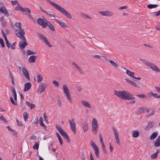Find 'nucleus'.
I'll list each match as a JSON object with an SVG mask.
<instances>
[{
  "instance_id": "obj_50",
  "label": "nucleus",
  "mask_w": 160,
  "mask_h": 160,
  "mask_svg": "<svg viewBox=\"0 0 160 160\" xmlns=\"http://www.w3.org/2000/svg\"><path fill=\"white\" fill-rule=\"evenodd\" d=\"M0 43L2 45V47L4 48L5 47V45L3 40L2 38H0Z\"/></svg>"
},
{
  "instance_id": "obj_13",
  "label": "nucleus",
  "mask_w": 160,
  "mask_h": 160,
  "mask_svg": "<svg viewBox=\"0 0 160 160\" xmlns=\"http://www.w3.org/2000/svg\"><path fill=\"white\" fill-rule=\"evenodd\" d=\"M24 42L20 41L19 43V47L20 49H24L25 47L28 45V43L26 42V40H22Z\"/></svg>"
},
{
  "instance_id": "obj_49",
  "label": "nucleus",
  "mask_w": 160,
  "mask_h": 160,
  "mask_svg": "<svg viewBox=\"0 0 160 160\" xmlns=\"http://www.w3.org/2000/svg\"><path fill=\"white\" fill-rule=\"evenodd\" d=\"M15 26L17 28H21V23L20 22L19 23L16 22L15 24Z\"/></svg>"
},
{
  "instance_id": "obj_34",
  "label": "nucleus",
  "mask_w": 160,
  "mask_h": 160,
  "mask_svg": "<svg viewBox=\"0 0 160 160\" xmlns=\"http://www.w3.org/2000/svg\"><path fill=\"white\" fill-rule=\"evenodd\" d=\"M158 5L157 4H150L148 5L147 7L149 8L152 9L156 8L158 7Z\"/></svg>"
},
{
  "instance_id": "obj_8",
  "label": "nucleus",
  "mask_w": 160,
  "mask_h": 160,
  "mask_svg": "<svg viewBox=\"0 0 160 160\" xmlns=\"http://www.w3.org/2000/svg\"><path fill=\"white\" fill-rule=\"evenodd\" d=\"M14 9L15 10H19L22 12L27 11L28 12H29V13H31V11L28 8H25V9H24L21 6H20V4H18V5L16 7H15Z\"/></svg>"
},
{
  "instance_id": "obj_3",
  "label": "nucleus",
  "mask_w": 160,
  "mask_h": 160,
  "mask_svg": "<svg viewBox=\"0 0 160 160\" xmlns=\"http://www.w3.org/2000/svg\"><path fill=\"white\" fill-rule=\"evenodd\" d=\"M15 34L21 39L26 40V38L24 35L25 34V32L24 29L21 27L19 29H15Z\"/></svg>"
},
{
  "instance_id": "obj_55",
  "label": "nucleus",
  "mask_w": 160,
  "mask_h": 160,
  "mask_svg": "<svg viewBox=\"0 0 160 160\" xmlns=\"http://www.w3.org/2000/svg\"><path fill=\"white\" fill-rule=\"evenodd\" d=\"M11 3L12 5H15L16 4H19V3L17 1H12Z\"/></svg>"
},
{
  "instance_id": "obj_39",
  "label": "nucleus",
  "mask_w": 160,
  "mask_h": 160,
  "mask_svg": "<svg viewBox=\"0 0 160 160\" xmlns=\"http://www.w3.org/2000/svg\"><path fill=\"white\" fill-rule=\"evenodd\" d=\"M23 116L24 120L26 121V120L28 118V115L27 112H25L23 113Z\"/></svg>"
},
{
  "instance_id": "obj_44",
  "label": "nucleus",
  "mask_w": 160,
  "mask_h": 160,
  "mask_svg": "<svg viewBox=\"0 0 160 160\" xmlns=\"http://www.w3.org/2000/svg\"><path fill=\"white\" fill-rule=\"evenodd\" d=\"M52 83L53 84H54L57 87H58L59 86V82L56 80L53 81H52Z\"/></svg>"
},
{
  "instance_id": "obj_6",
  "label": "nucleus",
  "mask_w": 160,
  "mask_h": 160,
  "mask_svg": "<svg viewBox=\"0 0 160 160\" xmlns=\"http://www.w3.org/2000/svg\"><path fill=\"white\" fill-rule=\"evenodd\" d=\"M146 65L149 67V68H151L153 70L156 72H160V69L158 68L157 67L156 65L148 61V62L147 63Z\"/></svg>"
},
{
  "instance_id": "obj_47",
  "label": "nucleus",
  "mask_w": 160,
  "mask_h": 160,
  "mask_svg": "<svg viewBox=\"0 0 160 160\" xmlns=\"http://www.w3.org/2000/svg\"><path fill=\"white\" fill-rule=\"evenodd\" d=\"M43 118L41 117L39 119V124L42 126L44 125V124L43 122Z\"/></svg>"
},
{
  "instance_id": "obj_61",
  "label": "nucleus",
  "mask_w": 160,
  "mask_h": 160,
  "mask_svg": "<svg viewBox=\"0 0 160 160\" xmlns=\"http://www.w3.org/2000/svg\"><path fill=\"white\" fill-rule=\"evenodd\" d=\"M36 105L34 104H31L30 105V108L31 109H33L35 108Z\"/></svg>"
},
{
  "instance_id": "obj_29",
  "label": "nucleus",
  "mask_w": 160,
  "mask_h": 160,
  "mask_svg": "<svg viewBox=\"0 0 160 160\" xmlns=\"http://www.w3.org/2000/svg\"><path fill=\"white\" fill-rule=\"evenodd\" d=\"M63 89L64 91V93L66 94L70 92L69 89L67 87L66 85H64L63 86Z\"/></svg>"
},
{
  "instance_id": "obj_19",
  "label": "nucleus",
  "mask_w": 160,
  "mask_h": 160,
  "mask_svg": "<svg viewBox=\"0 0 160 160\" xmlns=\"http://www.w3.org/2000/svg\"><path fill=\"white\" fill-rule=\"evenodd\" d=\"M102 57L104 58H105V59L107 61L111 63V64L114 67L116 68H117L118 67V65L115 62H113L112 60H109L107 58H105V57L104 56H102Z\"/></svg>"
},
{
  "instance_id": "obj_22",
  "label": "nucleus",
  "mask_w": 160,
  "mask_h": 160,
  "mask_svg": "<svg viewBox=\"0 0 160 160\" xmlns=\"http://www.w3.org/2000/svg\"><path fill=\"white\" fill-rule=\"evenodd\" d=\"M82 128L84 132H87L88 129V126L87 123L85 122L82 124Z\"/></svg>"
},
{
  "instance_id": "obj_11",
  "label": "nucleus",
  "mask_w": 160,
  "mask_h": 160,
  "mask_svg": "<svg viewBox=\"0 0 160 160\" xmlns=\"http://www.w3.org/2000/svg\"><path fill=\"white\" fill-rule=\"evenodd\" d=\"M112 128L115 134V139L116 140L117 143L118 145H120L119 139L118 137V134L117 130L115 128L112 127Z\"/></svg>"
},
{
  "instance_id": "obj_35",
  "label": "nucleus",
  "mask_w": 160,
  "mask_h": 160,
  "mask_svg": "<svg viewBox=\"0 0 160 160\" xmlns=\"http://www.w3.org/2000/svg\"><path fill=\"white\" fill-rule=\"evenodd\" d=\"M37 78H38V82L40 83L43 80V77L41 75L38 73V74Z\"/></svg>"
},
{
  "instance_id": "obj_20",
  "label": "nucleus",
  "mask_w": 160,
  "mask_h": 160,
  "mask_svg": "<svg viewBox=\"0 0 160 160\" xmlns=\"http://www.w3.org/2000/svg\"><path fill=\"white\" fill-rule=\"evenodd\" d=\"M37 58V56L35 55H32L31 56L28 58V62L31 63L35 62V60Z\"/></svg>"
},
{
  "instance_id": "obj_43",
  "label": "nucleus",
  "mask_w": 160,
  "mask_h": 160,
  "mask_svg": "<svg viewBox=\"0 0 160 160\" xmlns=\"http://www.w3.org/2000/svg\"><path fill=\"white\" fill-rule=\"evenodd\" d=\"M11 90L12 94L13 95V96L17 95V93L14 87H12L11 88Z\"/></svg>"
},
{
  "instance_id": "obj_24",
  "label": "nucleus",
  "mask_w": 160,
  "mask_h": 160,
  "mask_svg": "<svg viewBox=\"0 0 160 160\" xmlns=\"http://www.w3.org/2000/svg\"><path fill=\"white\" fill-rule=\"evenodd\" d=\"M154 146L158 147L160 146V135L158 136L154 143Z\"/></svg>"
},
{
  "instance_id": "obj_54",
  "label": "nucleus",
  "mask_w": 160,
  "mask_h": 160,
  "mask_svg": "<svg viewBox=\"0 0 160 160\" xmlns=\"http://www.w3.org/2000/svg\"><path fill=\"white\" fill-rule=\"evenodd\" d=\"M16 44V42H14L10 46L11 48L13 49H15V45Z\"/></svg>"
},
{
  "instance_id": "obj_7",
  "label": "nucleus",
  "mask_w": 160,
  "mask_h": 160,
  "mask_svg": "<svg viewBox=\"0 0 160 160\" xmlns=\"http://www.w3.org/2000/svg\"><path fill=\"white\" fill-rule=\"evenodd\" d=\"M68 122L70 125L71 129L73 132V133L74 134H76V128L74 119H72L71 120H69Z\"/></svg>"
},
{
  "instance_id": "obj_52",
  "label": "nucleus",
  "mask_w": 160,
  "mask_h": 160,
  "mask_svg": "<svg viewBox=\"0 0 160 160\" xmlns=\"http://www.w3.org/2000/svg\"><path fill=\"white\" fill-rule=\"evenodd\" d=\"M33 148L34 149H38L39 148V144L38 143H36L33 146Z\"/></svg>"
},
{
  "instance_id": "obj_38",
  "label": "nucleus",
  "mask_w": 160,
  "mask_h": 160,
  "mask_svg": "<svg viewBox=\"0 0 160 160\" xmlns=\"http://www.w3.org/2000/svg\"><path fill=\"white\" fill-rule=\"evenodd\" d=\"M23 74H24L26 78H27V80L28 81H30V79L28 72V71H27L26 72H25Z\"/></svg>"
},
{
  "instance_id": "obj_40",
  "label": "nucleus",
  "mask_w": 160,
  "mask_h": 160,
  "mask_svg": "<svg viewBox=\"0 0 160 160\" xmlns=\"http://www.w3.org/2000/svg\"><path fill=\"white\" fill-rule=\"evenodd\" d=\"M81 16L85 18L91 19L92 18L91 17H89L88 15L83 13H81Z\"/></svg>"
},
{
  "instance_id": "obj_57",
  "label": "nucleus",
  "mask_w": 160,
  "mask_h": 160,
  "mask_svg": "<svg viewBox=\"0 0 160 160\" xmlns=\"http://www.w3.org/2000/svg\"><path fill=\"white\" fill-rule=\"evenodd\" d=\"M140 60L141 61H142L143 62V63L144 64H145L146 65L147 64V63L148 62V61H147L146 60L143 59L142 58L140 59Z\"/></svg>"
},
{
  "instance_id": "obj_17",
  "label": "nucleus",
  "mask_w": 160,
  "mask_h": 160,
  "mask_svg": "<svg viewBox=\"0 0 160 160\" xmlns=\"http://www.w3.org/2000/svg\"><path fill=\"white\" fill-rule=\"evenodd\" d=\"M31 84L30 82H28L24 85V88L23 90L24 92H26L29 90L31 88Z\"/></svg>"
},
{
  "instance_id": "obj_46",
  "label": "nucleus",
  "mask_w": 160,
  "mask_h": 160,
  "mask_svg": "<svg viewBox=\"0 0 160 160\" xmlns=\"http://www.w3.org/2000/svg\"><path fill=\"white\" fill-rule=\"evenodd\" d=\"M149 93L152 96H153L156 98H158V95L156 93H154L152 92H151Z\"/></svg>"
},
{
  "instance_id": "obj_56",
  "label": "nucleus",
  "mask_w": 160,
  "mask_h": 160,
  "mask_svg": "<svg viewBox=\"0 0 160 160\" xmlns=\"http://www.w3.org/2000/svg\"><path fill=\"white\" fill-rule=\"evenodd\" d=\"M57 104H58V105L59 106V107H61L62 106V104L59 98L58 100Z\"/></svg>"
},
{
  "instance_id": "obj_12",
  "label": "nucleus",
  "mask_w": 160,
  "mask_h": 160,
  "mask_svg": "<svg viewBox=\"0 0 160 160\" xmlns=\"http://www.w3.org/2000/svg\"><path fill=\"white\" fill-rule=\"evenodd\" d=\"M47 86L46 83L42 82L40 84V91L39 94L44 92Z\"/></svg>"
},
{
  "instance_id": "obj_42",
  "label": "nucleus",
  "mask_w": 160,
  "mask_h": 160,
  "mask_svg": "<svg viewBox=\"0 0 160 160\" xmlns=\"http://www.w3.org/2000/svg\"><path fill=\"white\" fill-rule=\"evenodd\" d=\"M10 101H11V103H12V104H14L15 105H18L17 101H16V102H15V101H14L12 97H10Z\"/></svg>"
},
{
  "instance_id": "obj_28",
  "label": "nucleus",
  "mask_w": 160,
  "mask_h": 160,
  "mask_svg": "<svg viewBox=\"0 0 160 160\" xmlns=\"http://www.w3.org/2000/svg\"><path fill=\"white\" fill-rule=\"evenodd\" d=\"M132 136L133 138H137L139 135V132L137 131L134 130L132 131Z\"/></svg>"
},
{
  "instance_id": "obj_32",
  "label": "nucleus",
  "mask_w": 160,
  "mask_h": 160,
  "mask_svg": "<svg viewBox=\"0 0 160 160\" xmlns=\"http://www.w3.org/2000/svg\"><path fill=\"white\" fill-rule=\"evenodd\" d=\"M126 73L127 74L132 77V78L134 77V73L133 72H132L129 70H127L126 71Z\"/></svg>"
},
{
  "instance_id": "obj_36",
  "label": "nucleus",
  "mask_w": 160,
  "mask_h": 160,
  "mask_svg": "<svg viewBox=\"0 0 160 160\" xmlns=\"http://www.w3.org/2000/svg\"><path fill=\"white\" fill-rule=\"evenodd\" d=\"M66 97L67 99L70 102H72V98L70 94V93H68L66 94Z\"/></svg>"
},
{
  "instance_id": "obj_37",
  "label": "nucleus",
  "mask_w": 160,
  "mask_h": 160,
  "mask_svg": "<svg viewBox=\"0 0 160 160\" xmlns=\"http://www.w3.org/2000/svg\"><path fill=\"white\" fill-rule=\"evenodd\" d=\"M92 126H98L97 120L95 118H93V121L92 122Z\"/></svg>"
},
{
  "instance_id": "obj_31",
  "label": "nucleus",
  "mask_w": 160,
  "mask_h": 160,
  "mask_svg": "<svg viewBox=\"0 0 160 160\" xmlns=\"http://www.w3.org/2000/svg\"><path fill=\"white\" fill-rule=\"evenodd\" d=\"M56 134L57 135V136L58 138V140L60 144L62 145L63 143V141L62 140V139L60 137V135H59V134L58 132H56Z\"/></svg>"
},
{
  "instance_id": "obj_63",
  "label": "nucleus",
  "mask_w": 160,
  "mask_h": 160,
  "mask_svg": "<svg viewBox=\"0 0 160 160\" xmlns=\"http://www.w3.org/2000/svg\"><path fill=\"white\" fill-rule=\"evenodd\" d=\"M150 110V109L149 108H146V109H145V113L148 112Z\"/></svg>"
},
{
  "instance_id": "obj_18",
  "label": "nucleus",
  "mask_w": 160,
  "mask_h": 160,
  "mask_svg": "<svg viewBox=\"0 0 160 160\" xmlns=\"http://www.w3.org/2000/svg\"><path fill=\"white\" fill-rule=\"evenodd\" d=\"M56 128L62 136L66 133L60 126L57 125Z\"/></svg>"
},
{
  "instance_id": "obj_62",
  "label": "nucleus",
  "mask_w": 160,
  "mask_h": 160,
  "mask_svg": "<svg viewBox=\"0 0 160 160\" xmlns=\"http://www.w3.org/2000/svg\"><path fill=\"white\" fill-rule=\"evenodd\" d=\"M77 88L78 91H80L82 89V87L79 86H77Z\"/></svg>"
},
{
  "instance_id": "obj_15",
  "label": "nucleus",
  "mask_w": 160,
  "mask_h": 160,
  "mask_svg": "<svg viewBox=\"0 0 160 160\" xmlns=\"http://www.w3.org/2000/svg\"><path fill=\"white\" fill-rule=\"evenodd\" d=\"M72 64L74 66L75 68L78 71V72L81 74H84V72L83 70L80 68V67L74 62H72Z\"/></svg>"
},
{
  "instance_id": "obj_51",
  "label": "nucleus",
  "mask_w": 160,
  "mask_h": 160,
  "mask_svg": "<svg viewBox=\"0 0 160 160\" xmlns=\"http://www.w3.org/2000/svg\"><path fill=\"white\" fill-rule=\"evenodd\" d=\"M38 122V118L37 117L35 118V120L33 121V123L35 125H37Z\"/></svg>"
},
{
  "instance_id": "obj_64",
  "label": "nucleus",
  "mask_w": 160,
  "mask_h": 160,
  "mask_svg": "<svg viewBox=\"0 0 160 160\" xmlns=\"http://www.w3.org/2000/svg\"><path fill=\"white\" fill-rule=\"evenodd\" d=\"M155 88H156V90L157 92L160 93V88L155 86Z\"/></svg>"
},
{
  "instance_id": "obj_21",
  "label": "nucleus",
  "mask_w": 160,
  "mask_h": 160,
  "mask_svg": "<svg viewBox=\"0 0 160 160\" xmlns=\"http://www.w3.org/2000/svg\"><path fill=\"white\" fill-rule=\"evenodd\" d=\"M56 21L62 28L67 27V25L66 23L62 22L61 21L55 19Z\"/></svg>"
},
{
  "instance_id": "obj_1",
  "label": "nucleus",
  "mask_w": 160,
  "mask_h": 160,
  "mask_svg": "<svg viewBox=\"0 0 160 160\" xmlns=\"http://www.w3.org/2000/svg\"><path fill=\"white\" fill-rule=\"evenodd\" d=\"M114 94L118 97L122 99L127 100H133L135 98L129 92L125 91H117L114 90Z\"/></svg>"
},
{
  "instance_id": "obj_5",
  "label": "nucleus",
  "mask_w": 160,
  "mask_h": 160,
  "mask_svg": "<svg viewBox=\"0 0 160 160\" xmlns=\"http://www.w3.org/2000/svg\"><path fill=\"white\" fill-rule=\"evenodd\" d=\"M38 36L42 41L46 43L49 47H52L51 44L48 41L47 38L43 35L41 34H39Z\"/></svg>"
},
{
  "instance_id": "obj_59",
  "label": "nucleus",
  "mask_w": 160,
  "mask_h": 160,
  "mask_svg": "<svg viewBox=\"0 0 160 160\" xmlns=\"http://www.w3.org/2000/svg\"><path fill=\"white\" fill-rule=\"evenodd\" d=\"M43 117L44 118V120L46 122H48V116L46 115L45 113L43 115Z\"/></svg>"
},
{
  "instance_id": "obj_16",
  "label": "nucleus",
  "mask_w": 160,
  "mask_h": 160,
  "mask_svg": "<svg viewBox=\"0 0 160 160\" xmlns=\"http://www.w3.org/2000/svg\"><path fill=\"white\" fill-rule=\"evenodd\" d=\"M0 12L7 17H8L9 16V14L5 7H1L0 8Z\"/></svg>"
},
{
  "instance_id": "obj_10",
  "label": "nucleus",
  "mask_w": 160,
  "mask_h": 160,
  "mask_svg": "<svg viewBox=\"0 0 160 160\" xmlns=\"http://www.w3.org/2000/svg\"><path fill=\"white\" fill-rule=\"evenodd\" d=\"M98 12L103 16H112L113 15V13L112 12L108 11H99Z\"/></svg>"
},
{
  "instance_id": "obj_23",
  "label": "nucleus",
  "mask_w": 160,
  "mask_h": 160,
  "mask_svg": "<svg viewBox=\"0 0 160 160\" xmlns=\"http://www.w3.org/2000/svg\"><path fill=\"white\" fill-rule=\"evenodd\" d=\"M98 129V126H92V131L94 135H96Z\"/></svg>"
},
{
  "instance_id": "obj_60",
  "label": "nucleus",
  "mask_w": 160,
  "mask_h": 160,
  "mask_svg": "<svg viewBox=\"0 0 160 160\" xmlns=\"http://www.w3.org/2000/svg\"><path fill=\"white\" fill-rule=\"evenodd\" d=\"M154 112H155V111H154V109H152L151 110V112L149 114V116H148V117L152 116V115H153L154 113Z\"/></svg>"
},
{
  "instance_id": "obj_25",
  "label": "nucleus",
  "mask_w": 160,
  "mask_h": 160,
  "mask_svg": "<svg viewBox=\"0 0 160 160\" xmlns=\"http://www.w3.org/2000/svg\"><path fill=\"white\" fill-rule=\"evenodd\" d=\"M82 104L85 107L88 108H91V105L87 102L85 101H81Z\"/></svg>"
},
{
  "instance_id": "obj_14",
  "label": "nucleus",
  "mask_w": 160,
  "mask_h": 160,
  "mask_svg": "<svg viewBox=\"0 0 160 160\" xmlns=\"http://www.w3.org/2000/svg\"><path fill=\"white\" fill-rule=\"evenodd\" d=\"M154 125L153 122H149L147 126L145 128V130L146 131L149 130L151 128L153 127Z\"/></svg>"
},
{
  "instance_id": "obj_48",
  "label": "nucleus",
  "mask_w": 160,
  "mask_h": 160,
  "mask_svg": "<svg viewBox=\"0 0 160 160\" xmlns=\"http://www.w3.org/2000/svg\"><path fill=\"white\" fill-rule=\"evenodd\" d=\"M0 119L1 121H3V122L5 123H7L8 122L7 120L4 118V117L3 116H1L0 117Z\"/></svg>"
},
{
  "instance_id": "obj_30",
  "label": "nucleus",
  "mask_w": 160,
  "mask_h": 160,
  "mask_svg": "<svg viewBox=\"0 0 160 160\" xmlns=\"http://www.w3.org/2000/svg\"><path fill=\"white\" fill-rule=\"evenodd\" d=\"M145 109H146L145 107H139L138 108V112L140 113H145Z\"/></svg>"
},
{
  "instance_id": "obj_53",
  "label": "nucleus",
  "mask_w": 160,
  "mask_h": 160,
  "mask_svg": "<svg viewBox=\"0 0 160 160\" xmlns=\"http://www.w3.org/2000/svg\"><path fill=\"white\" fill-rule=\"evenodd\" d=\"M130 84L133 86H134L135 87H138L139 88V86H138V84H137L135 82H134L132 81L131 82Z\"/></svg>"
},
{
  "instance_id": "obj_4",
  "label": "nucleus",
  "mask_w": 160,
  "mask_h": 160,
  "mask_svg": "<svg viewBox=\"0 0 160 160\" xmlns=\"http://www.w3.org/2000/svg\"><path fill=\"white\" fill-rule=\"evenodd\" d=\"M91 145L95 151V154L97 158L99 157V148L93 141H91Z\"/></svg>"
},
{
  "instance_id": "obj_26",
  "label": "nucleus",
  "mask_w": 160,
  "mask_h": 160,
  "mask_svg": "<svg viewBox=\"0 0 160 160\" xmlns=\"http://www.w3.org/2000/svg\"><path fill=\"white\" fill-rule=\"evenodd\" d=\"M158 133L157 132H153L150 137V139L151 140H153L157 136Z\"/></svg>"
},
{
  "instance_id": "obj_2",
  "label": "nucleus",
  "mask_w": 160,
  "mask_h": 160,
  "mask_svg": "<svg viewBox=\"0 0 160 160\" xmlns=\"http://www.w3.org/2000/svg\"><path fill=\"white\" fill-rule=\"evenodd\" d=\"M47 1L49 2L50 4L57 10L59 11L61 13L64 15L67 18L69 19H71L72 18L71 14L69 13L66 10L61 7L59 5L54 3L50 0H46Z\"/></svg>"
},
{
  "instance_id": "obj_9",
  "label": "nucleus",
  "mask_w": 160,
  "mask_h": 160,
  "mask_svg": "<svg viewBox=\"0 0 160 160\" xmlns=\"http://www.w3.org/2000/svg\"><path fill=\"white\" fill-rule=\"evenodd\" d=\"M38 23L43 28H46L48 25L47 22H45L44 20L42 18H39L37 19Z\"/></svg>"
},
{
  "instance_id": "obj_33",
  "label": "nucleus",
  "mask_w": 160,
  "mask_h": 160,
  "mask_svg": "<svg viewBox=\"0 0 160 160\" xmlns=\"http://www.w3.org/2000/svg\"><path fill=\"white\" fill-rule=\"evenodd\" d=\"M137 96L139 98L143 99H146L148 98V96L143 94H137Z\"/></svg>"
},
{
  "instance_id": "obj_41",
  "label": "nucleus",
  "mask_w": 160,
  "mask_h": 160,
  "mask_svg": "<svg viewBox=\"0 0 160 160\" xmlns=\"http://www.w3.org/2000/svg\"><path fill=\"white\" fill-rule=\"evenodd\" d=\"M36 52L31 51L30 50H28L27 51V54L28 55H31L35 54Z\"/></svg>"
},
{
  "instance_id": "obj_45",
  "label": "nucleus",
  "mask_w": 160,
  "mask_h": 160,
  "mask_svg": "<svg viewBox=\"0 0 160 160\" xmlns=\"http://www.w3.org/2000/svg\"><path fill=\"white\" fill-rule=\"evenodd\" d=\"M158 154L156 153H154L152 154L151 156V158L152 159H154L157 158Z\"/></svg>"
},
{
  "instance_id": "obj_58",
  "label": "nucleus",
  "mask_w": 160,
  "mask_h": 160,
  "mask_svg": "<svg viewBox=\"0 0 160 160\" xmlns=\"http://www.w3.org/2000/svg\"><path fill=\"white\" fill-rule=\"evenodd\" d=\"M46 14L50 17H53L55 18V16L52 14L48 13L47 12H45Z\"/></svg>"
},
{
  "instance_id": "obj_27",
  "label": "nucleus",
  "mask_w": 160,
  "mask_h": 160,
  "mask_svg": "<svg viewBox=\"0 0 160 160\" xmlns=\"http://www.w3.org/2000/svg\"><path fill=\"white\" fill-rule=\"evenodd\" d=\"M46 21L47 22V23H48V26L50 29L52 31H54L55 30V29L52 24L46 20Z\"/></svg>"
}]
</instances>
